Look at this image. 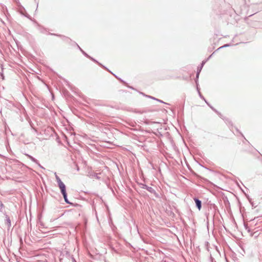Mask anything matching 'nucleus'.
<instances>
[{
    "label": "nucleus",
    "instance_id": "9d476101",
    "mask_svg": "<svg viewBox=\"0 0 262 262\" xmlns=\"http://www.w3.org/2000/svg\"><path fill=\"white\" fill-rule=\"evenodd\" d=\"M63 195V197L64 198V201L66 202V203L67 204H71V203L69 201V200L68 199L67 193L65 195Z\"/></svg>",
    "mask_w": 262,
    "mask_h": 262
},
{
    "label": "nucleus",
    "instance_id": "ddd939ff",
    "mask_svg": "<svg viewBox=\"0 0 262 262\" xmlns=\"http://www.w3.org/2000/svg\"><path fill=\"white\" fill-rule=\"evenodd\" d=\"M140 187L141 188H143V189H146V188L148 186H147L146 184H143V183H140L139 184Z\"/></svg>",
    "mask_w": 262,
    "mask_h": 262
},
{
    "label": "nucleus",
    "instance_id": "7ed1b4c3",
    "mask_svg": "<svg viewBox=\"0 0 262 262\" xmlns=\"http://www.w3.org/2000/svg\"><path fill=\"white\" fill-rule=\"evenodd\" d=\"M206 103L214 112H215L221 118L223 119L222 115L219 111L212 106L207 101H206Z\"/></svg>",
    "mask_w": 262,
    "mask_h": 262
},
{
    "label": "nucleus",
    "instance_id": "1a4fd4ad",
    "mask_svg": "<svg viewBox=\"0 0 262 262\" xmlns=\"http://www.w3.org/2000/svg\"><path fill=\"white\" fill-rule=\"evenodd\" d=\"M6 224L8 227H10L11 226V221L9 217H7V219L6 220Z\"/></svg>",
    "mask_w": 262,
    "mask_h": 262
},
{
    "label": "nucleus",
    "instance_id": "c85d7f7f",
    "mask_svg": "<svg viewBox=\"0 0 262 262\" xmlns=\"http://www.w3.org/2000/svg\"><path fill=\"white\" fill-rule=\"evenodd\" d=\"M17 48H18V43H17Z\"/></svg>",
    "mask_w": 262,
    "mask_h": 262
},
{
    "label": "nucleus",
    "instance_id": "b1692460",
    "mask_svg": "<svg viewBox=\"0 0 262 262\" xmlns=\"http://www.w3.org/2000/svg\"><path fill=\"white\" fill-rule=\"evenodd\" d=\"M156 100H157V101H159V102H162V103H163V102L162 100H160L158 99H156Z\"/></svg>",
    "mask_w": 262,
    "mask_h": 262
},
{
    "label": "nucleus",
    "instance_id": "393cba45",
    "mask_svg": "<svg viewBox=\"0 0 262 262\" xmlns=\"http://www.w3.org/2000/svg\"><path fill=\"white\" fill-rule=\"evenodd\" d=\"M1 77H2V78L4 79V75H3V74L1 73Z\"/></svg>",
    "mask_w": 262,
    "mask_h": 262
},
{
    "label": "nucleus",
    "instance_id": "0eeeda50",
    "mask_svg": "<svg viewBox=\"0 0 262 262\" xmlns=\"http://www.w3.org/2000/svg\"><path fill=\"white\" fill-rule=\"evenodd\" d=\"M27 156L30 158V159L35 163H38V161L31 156L27 155Z\"/></svg>",
    "mask_w": 262,
    "mask_h": 262
},
{
    "label": "nucleus",
    "instance_id": "f3484780",
    "mask_svg": "<svg viewBox=\"0 0 262 262\" xmlns=\"http://www.w3.org/2000/svg\"><path fill=\"white\" fill-rule=\"evenodd\" d=\"M206 62V61H203L201 64V69H202V67H203L204 64H205V63Z\"/></svg>",
    "mask_w": 262,
    "mask_h": 262
},
{
    "label": "nucleus",
    "instance_id": "5701e85b",
    "mask_svg": "<svg viewBox=\"0 0 262 262\" xmlns=\"http://www.w3.org/2000/svg\"><path fill=\"white\" fill-rule=\"evenodd\" d=\"M3 206V204L0 202V207H2Z\"/></svg>",
    "mask_w": 262,
    "mask_h": 262
},
{
    "label": "nucleus",
    "instance_id": "39448f33",
    "mask_svg": "<svg viewBox=\"0 0 262 262\" xmlns=\"http://www.w3.org/2000/svg\"><path fill=\"white\" fill-rule=\"evenodd\" d=\"M90 58V59H91L92 61H93L94 62L98 63L99 66H101L102 67H103L104 69H106V70H107V69L104 66L102 65L100 63H99L98 61H97L96 59H95L94 58H93V57L90 56V57L89 58Z\"/></svg>",
    "mask_w": 262,
    "mask_h": 262
},
{
    "label": "nucleus",
    "instance_id": "f8f14e48",
    "mask_svg": "<svg viewBox=\"0 0 262 262\" xmlns=\"http://www.w3.org/2000/svg\"><path fill=\"white\" fill-rule=\"evenodd\" d=\"M60 189L61 191V193H62V195H65L66 194H67L66 187L62 188H60Z\"/></svg>",
    "mask_w": 262,
    "mask_h": 262
},
{
    "label": "nucleus",
    "instance_id": "dca6fc26",
    "mask_svg": "<svg viewBox=\"0 0 262 262\" xmlns=\"http://www.w3.org/2000/svg\"><path fill=\"white\" fill-rule=\"evenodd\" d=\"M82 53L86 57H88V58L90 57V56L87 53H86L84 51H82Z\"/></svg>",
    "mask_w": 262,
    "mask_h": 262
},
{
    "label": "nucleus",
    "instance_id": "423d86ee",
    "mask_svg": "<svg viewBox=\"0 0 262 262\" xmlns=\"http://www.w3.org/2000/svg\"><path fill=\"white\" fill-rule=\"evenodd\" d=\"M146 190L151 193H154L155 194H156V192L155 189L151 187L147 186Z\"/></svg>",
    "mask_w": 262,
    "mask_h": 262
},
{
    "label": "nucleus",
    "instance_id": "9b49d317",
    "mask_svg": "<svg viewBox=\"0 0 262 262\" xmlns=\"http://www.w3.org/2000/svg\"><path fill=\"white\" fill-rule=\"evenodd\" d=\"M58 185L59 188H62L66 187V185L62 181H60L59 183H58Z\"/></svg>",
    "mask_w": 262,
    "mask_h": 262
},
{
    "label": "nucleus",
    "instance_id": "f257e3e1",
    "mask_svg": "<svg viewBox=\"0 0 262 262\" xmlns=\"http://www.w3.org/2000/svg\"><path fill=\"white\" fill-rule=\"evenodd\" d=\"M17 12H19L22 15L31 19L30 16L26 12L25 9L17 4Z\"/></svg>",
    "mask_w": 262,
    "mask_h": 262
},
{
    "label": "nucleus",
    "instance_id": "412c9836",
    "mask_svg": "<svg viewBox=\"0 0 262 262\" xmlns=\"http://www.w3.org/2000/svg\"><path fill=\"white\" fill-rule=\"evenodd\" d=\"M147 97H149V98H150L151 99H155V100H156L157 99L152 97V96H146Z\"/></svg>",
    "mask_w": 262,
    "mask_h": 262
},
{
    "label": "nucleus",
    "instance_id": "a211bd4d",
    "mask_svg": "<svg viewBox=\"0 0 262 262\" xmlns=\"http://www.w3.org/2000/svg\"><path fill=\"white\" fill-rule=\"evenodd\" d=\"M214 53V52L211 54L210 55L208 58L207 59H206V61H207L208 60H209L210 58H211V56H212V55Z\"/></svg>",
    "mask_w": 262,
    "mask_h": 262
},
{
    "label": "nucleus",
    "instance_id": "6ab92c4d",
    "mask_svg": "<svg viewBox=\"0 0 262 262\" xmlns=\"http://www.w3.org/2000/svg\"><path fill=\"white\" fill-rule=\"evenodd\" d=\"M41 168H44L43 166H42L40 163L38 162V163H36Z\"/></svg>",
    "mask_w": 262,
    "mask_h": 262
},
{
    "label": "nucleus",
    "instance_id": "cd10ccee",
    "mask_svg": "<svg viewBox=\"0 0 262 262\" xmlns=\"http://www.w3.org/2000/svg\"><path fill=\"white\" fill-rule=\"evenodd\" d=\"M17 165H19L18 164V161H17ZM19 163L21 164L20 162H19Z\"/></svg>",
    "mask_w": 262,
    "mask_h": 262
},
{
    "label": "nucleus",
    "instance_id": "4be33fe9",
    "mask_svg": "<svg viewBox=\"0 0 262 262\" xmlns=\"http://www.w3.org/2000/svg\"><path fill=\"white\" fill-rule=\"evenodd\" d=\"M210 259L211 262H213V258L212 257L211 255H210Z\"/></svg>",
    "mask_w": 262,
    "mask_h": 262
},
{
    "label": "nucleus",
    "instance_id": "f03ea898",
    "mask_svg": "<svg viewBox=\"0 0 262 262\" xmlns=\"http://www.w3.org/2000/svg\"><path fill=\"white\" fill-rule=\"evenodd\" d=\"M195 203V205H196V207H197V208L200 210L202 208V202L201 200H200L198 198H194L193 199Z\"/></svg>",
    "mask_w": 262,
    "mask_h": 262
},
{
    "label": "nucleus",
    "instance_id": "bb28decb",
    "mask_svg": "<svg viewBox=\"0 0 262 262\" xmlns=\"http://www.w3.org/2000/svg\"><path fill=\"white\" fill-rule=\"evenodd\" d=\"M77 46L78 47V48H79V49L80 50L81 49V48L77 44Z\"/></svg>",
    "mask_w": 262,
    "mask_h": 262
},
{
    "label": "nucleus",
    "instance_id": "6e6552de",
    "mask_svg": "<svg viewBox=\"0 0 262 262\" xmlns=\"http://www.w3.org/2000/svg\"><path fill=\"white\" fill-rule=\"evenodd\" d=\"M196 88H197V90L198 91V93H199V96H200V98H202L203 100H204L205 101V102H206V101H207L205 99V98L202 95L201 93H200V90H199V88H198V85H196Z\"/></svg>",
    "mask_w": 262,
    "mask_h": 262
},
{
    "label": "nucleus",
    "instance_id": "c756f323",
    "mask_svg": "<svg viewBox=\"0 0 262 262\" xmlns=\"http://www.w3.org/2000/svg\"><path fill=\"white\" fill-rule=\"evenodd\" d=\"M80 50L82 52L83 51L81 49H80Z\"/></svg>",
    "mask_w": 262,
    "mask_h": 262
},
{
    "label": "nucleus",
    "instance_id": "4468645a",
    "mask_svg": "<svg viewBox=\"0 0 262 262\" xmlns=\"http://www.w3.org/2000/svg\"><path fill=\"white\" fill-rule=\"evenodd\" d=\"M229 46H230V45H229V44H225V45H224V46H222V47H221L217 49V50H220V49L223 48H225V47H229Z\"/></svg>",
    "mask_w": 262,
    "mask_h": 262
},
{
    "label": "nucleus",
    "instance_id": "2eb2a0df",
    "mask_svg": "<svg viewBox=\"0 0 262 262\" xmlns=\"http://www.w3.org/2000/svg\"><path fill=\"white\" fill-rule=\"evenodd\" d=\"M56 181H57V183H59V182L61 181V179L57 175H56Z\"/></svg>",
    "mask_w": 262,
    "mask_h": 262
},
{
    "label": "nucleus",
    "instance_id": "20e7f679",
    "mask_svg": "<svg viewBox=\"0 0 262 262\" xmlns=\"http://www.w3.org/2000/svg\"><path fill=\"white\" fill-rule=\"evenodd\" d=\"M201 71V67H200V68H198V71L196 73V78L195 80L196 85H198V78H199V74H200Z\"/></svg>",
    "mask_w": 262,
    "mask_h": 262
},
{
    "label": "nucleus",
    "instance_id": "a878e982",
    "mask_svg": "<svg viewBox=\"0 0 262 262\" xmlns=\"http://www.w3.org/2000/svg\"><path fill=\"white\" fill-rule=\"evenodd\" d=\"M242 137H243L244 138V139L246 140V141H247V142H248L249 143V142L248 141H247V140L245 139V138L244 137V135H243V134H242Z\"/></svg>",
    "mask_w": 262,
    "mask_h": 262
},
{
    "label": "nucleus",
    "instance_id": "aec40b11",
    "mask_svg": "<svg viewBox=\"0 0 262 262\" xmlns=\"http://www.w3.org/2000/svg\"><path fill=\"white\" fill-rule=\"evenodd\" d=\"M94 176L96 177L97 179H99V177L97 176V173H95Z\"/></svg>",
    "mask_w": 262,
    "mask_h": 262
}]
</instances>
